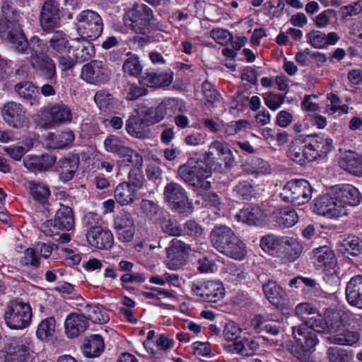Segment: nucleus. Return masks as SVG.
I'll list each match as a JSON object with an SVG mask.
<instances>
[{"instance_id": "obj_55", "label": "nucleus", "mask_w": 362, "mask_h": 362, "mask_svg": "<svg viewBox=\"0 0 362 362\" xmlns=\"http://www.w3.org/2000/svg\"><path fill=\"white\" fill-rule=\"evenodd\" d=\"M119 156L122 158V162L126 165L138 168L142 165V157L132 149L125 147Z\"/></svg>"}, {"instance_id": "obj_44", "label": "nucleus", "mask_w": 362, "mask_h": 362, "mask_svg": "<svg viewBox=\"0 0 362 362\" xmlns=\"http://www.w3.org/2000/svg\"><path fill=\"white\" fill-rule=\"evenodd\" d=\"M25 187L32 197L40 203H45L49 197V188L42 183L34 180L28 181Z\"/></svg>"}, {"instance_id": "obj_28", "label": "nucleus", "mask_w": 362, "mask_h": 362, "mask_svg": "<svg viewBox=\"0 0 362 362\" xmlns=\"http://www.w3.org/2000/svg\"><path fill=\"white\" fill-rule=\"evenodd\" d=\"M52 50L54 57L71 52V45L66 35L62 30H56L52 33L48 40V47Z\"/></svg>"}, {"instance_id": "obj_45", "label": "nucleus", "mask_w": 362, "mask_h": 362, "mask_svg": "<svg viewBox=\"0 0 362 362\" xmlns=\"http://www.w3.org/2000/svg\"><path fill=\"white\" fill-rule=\"evenodd\" d=\"M15 91L24 100L33 105L37 102V90L33 83L23 81L17 83L14 86Z\"/></svg>"}, {"instance_id": "obj_33", "label": "nucleus", "mask_w": 362, "mask_h": 362, "mask_svg": "<svg viewBox=\"0 0 362 362\" xmlns=\"http://www.w3.org/2000/svg\"><path fill=\"white\" fill-rule=\"evenodd\" d=\"M228 344H224L225 350L230 353H236L243 356H252L259 347L256 341H228Z\"/></svg>"}, {"instance_id": "obj_21", "label": "nucleus", "mask_w": 362, "mask_h": 362, "mask_svg": "<svg viewBox=\"0 0 362 362\" xmlns=\"http://www.w3.org/2000/svg\"><path fill=\"white\" fill-rule=\"evenodd\" d=\"M88 242L98 249H110L113 245V235L106 228L95 227L88 229L86 233Z\"/></svg>"}, {"instance_id": "obj_11", "label": "nucleus", "mask_w": 362, "mask_h": 362, "mask_svg": "<svg viewBox=\"0 0 362 362\" xmlns=\"http://www.w3.org/2000/svg\"><path fill=\"white\" fill-rule=\"evenodd\" d=\"M111 71L106 62L93 60L83 66L81 73V78L86 82L101 85L110 79Z\"/></svg>"}, {"instance_id": "obj_20", "label": "nucleus", "mask_w": 362, "mask_h": 362, "mask_svg": "<svg viewBox=\"0 0 362 362\" xmlns=\"http://www.w3.org/2000/svg\"><path fill=\"white\" fill-rule=\"evenodd\" d=\"M40 24L46 32H52L59 24V5L49 0L45 2L40 13Z\"/></svg>"}, {"instance_id": "obj_19", "label": "nucleus", "mask_w": 362, "mask_h": 362, "mask_svg": "<svg viewBox=\"0 0 362 362\" xmlns=\"http://www.w3.org/2000/svg\"><path fill=\"white\" fill-rule=\"evenodd\" d=\"M313 161L325 158L332 150V140L325 135H308L304 137Z\"/></svg>"}, {"instance_id": "obj_29", "label": "nucleus", "mask_w": 362, "mask_h": 362, "mask_svg": "<svg viewBox=\"0 0 362 362\" xmlns=\"http://www.w3.org/2000/svg\"><path fill=\"white\" fill-rule=\"evenodd\" d=\"M313 258L317 268H324L326 270L333 269L337 263L334 253L327 246L315 249Z\"/></svg>"}, {"instance_id": "obj_30", "label": "nucleus", "mask_w": 362, "mask_h": 362, "mask_svg": "<svg viewBox=\"0 0 362 362\" xmlns=\"http://www.w3.org/2000/svg\"><path fill=\"white\" fill-rule=\"evenodd\" d=\"M234 235L232 229L226 225L216 226L210 233L211 244L220 252Z\"/></svg>"}, {"instance_id": "obj_8", "label": "nucleus", "mask_w": 362, "mask_h": 362, "mask_svg": "<svg viewBox=\"0 0 362 362\" xmlns=\"http://www.w3.org/2000/svg\"><path fill=\"white\" fill-rule=\"evenodd\" d=\"M204 160L210 168H219L224 163L226 168H231L235 163L233 153L228 144L215 140L209 146L208 151L204 155Z\"/></svg>"}, {"instance_id": "obj_52", "label": "nucleus", "mask_w": 362, "mask_h": 362, "mask_svg": "<svg viewBox=\"0 0 362 362\" xmlns=\"http://www.w3.org/2000/svg\"><path fill=\"white\" fill-rule=\"evenodd\" d=\"M129 187L138 192L139 190L143 189L145 182V177L141 171L138 168H134L129 172L128 181L124 182Z\"/></svg>"}, {"instance_id": "obj_23", "label": "nucleus", "mask_w": 362, "mask_h": 362, "mask_svg": "<svg viewBox=\"0 0 362 362\" xmlns=\"http://www.w3.org/2000/svg\"><path fill=\"white\" fill-rule=\"evenodd\" d=\"M289 351L301 362H314L312 354L317 341H291Z\"/></svg>"}, {"instance_id": "obj_42", "label": "nucleus", "mask_w": 362, "mask_h": 362, "mask_svg": "<svg viewBox=\"0 0 362 362\" xmlns=\"http://www.w3.org/2000/svg\"><path fill=\"white\" fill-rule=\"evenodd\" d=\"M274 216L276 222L286 228L294 226L298 221V215L293 209H279L274 213Z\"/></svg>"}, {"instance_id": "obj_12", "label": "nucleus", "mask_w": 362, "mask_h": 362, "mask_svg": "<svg viewBox=\"0 0 362 362\" xmlns=\"http://www.w3.org/2000/svg\"><path fill=\"white\" fill-rule=\"evenodd\" d=\"M313 211L321 216L329 218H335L346 215V209L335 199L334 194L332 196L323 195L315 199Z\"/></svg>"}, {"instance_id": "obj_61", "label": "nucleus", "mask_w": 362, "mask_h": 362, "mask_svg": "<svg viewBox=\"0 0 362 362\" xmlns=\"http://www.w3.org/2000/svg\"><path fill=\"white\" fill-rule=\"evenodd\" d=\"M104 147L107 151L119 155L126 146L119 137L110 135L105 139Z\"/></svg>"}, {"instance_id": "obj_49", "label": "nucleus", "mask_w": 362, "mask_h": 362, "mask_svg": "<svg viewBox=\"0 0 362 362\" xmlns=\"http://www.w3.org/2000/svg\"><path fill=\"white\" fill-rule=\"evenodd\" d=\"M55 320L53 317L45 318L38 325L36 335L38 339H49L54 337Z\"/></svg>"}, {"instance_id": "obj_46", "label": "nucleus", "mask_w": 362, "mask_h": 362, "mask_svg": "<svg viewBox=\"0 0 362 362\" xmlns=\"http://www.w3.org/2000/svg\"><path fill=\"white\" fill-rule=\"evenodd\" d=\"M243 171L249 174H265L270 171L269 164L260 158H252L247 160L242 165Z\"/></svg>"}, {"instance_id": "obj_17", "label": "nucleus", "mask_w": 362, "mask_h": 362, "mask_svg": "<svg viewBox=\"0 0 362 362\" xmlns=\"http://www.w3.org/2000/svg\"><path fill=\"white\" fill-rule=\"evenodd\" d=\"M333 192L339 204H341L346 209V205L356 206L362 201V195L356 187L349 184L337 185Z\"/></svg>"}, {"instance_id": "obj_56", "label": "nucleus", "mask_w": 362, "mask_h": 362, "mask_svg": "<svg viewBox=\"0 0 362 362\" xmlns=\"http://www.w3.org/2000/svg\"><path fill=\"white\" fill-rule=\"evenodd\" d=\"M233 192L238 198L247 200L254 196L255 189L251 182L242 181L235 185Z\"/></svg>"}, {"instance_id": "obj_64", "label": "nucleus", "mask_w": 362, "mask_h": 362, "mask_svg": "<svg viewBox=\"0 0 362 362\" xmlns=\"http://www.w3.org/2000/svg\"><path fill=\"white\" fill-rule=\"evenodd\" d=\"M161 228L165 233L172 236L180 235L182 232L178 223L175 220L170 218H163L161 222Z\"/></svg>"}, {"instance_id": "obj_25", "label": "nucleus", "mask_w": 362, "mask_h": 362, "mask_svg": "<svg viewBox=\"0 0 362 362\" xmlns=\"http://www.w3.org/2000/svg\"><path fill=\"white\" fill-rule=\"evenodd\" d=\"M55 171L63 182L71 180L78 167L79 158L75 156L63 157L57 163Z\"/></svg>"}, {"instance_id": "obj_27", "label": "nucleus", "mask_w": 362, "mask_h": 362, "mask_svg": "<svg viewBox=\"0 0 362 362\" xmlns=\"http://www.w3.org/2000/svg\"><path fill=\"white\" fill-rule=\"evenodd\" d=\"M307 42L315 49L326 48L335 45L339 40L337 33L331 32L327 35L320 30H312L306 35Z\"/></svg>"}, {"instance_id": "obj_37", "label": "nucleus", "mask_w": 362, "mask_h": 362, "mask_svg": "<svg viewBox=\"0 0 362 362\" xmlns=\"http://www.w3.org/2000/svg\"><path fill=\"white\" fill-rule=\"evenodd\" d=\"M285 236L279 237L274 235H267L262 238L260 245L265 252L280 257L282 252V245L284 243Z\"/></svg>"}, {"instance_id": "obj_24", "label": "nucleus", "mask_w": 362, "mask_h": 362, "mask_svg": "<svg viewBox=\"0 0 362 362\" xmlns=\"http://www.w3.org/2000/svg\"><path fill=\"white\" fill-rule=\"evenodd\" d=\"M346 299L351 306L362 309V276L350 279L346 287Z\"/></svg>"}, {"instance_id": "obj_39", "label": "nucleus", "mask_w": 362, "mask_h": 362, "mask_svg": "<svg viewBox=\"0 0 362 362\" xmlns=\"http://www.w3.org/2000/svg\"><path fill=\"white\" fill-rule=\"evenodd\" d=\"M354 344V343H341L338 345L329 346L327 350V356L329 362H350L353 358L352 352L339 345L353 346Z\"/></svg>"}, {"instance_id": "obj_7", "label": "nucleus", "mask_w": 362, "mask_h": 362, "mask_svg": "<svg viewBox=\"0 0 362 362\" xmlns=\"http://www.w3.org/2000/svg\"><path fill=\"white\" fill-rule=\"evenodd\" d=\"M4 318L8 327L14 329H24L31 322V308L23 302L12 301L7 305Z\"/></svg>"}, {"instance_id": "obj_54", "label": "nucleus", "mask_w": 362, "mask_h": 362, "mask_svg": "<svg viewBox=\"0 0 362 362\" xmlns=\"http://www.w3.org/2000/svg\"><path fill=\"white\" fill-rule=\"evenodd\" d=\"M142 213L149 220L156 221L160 213V207L153 201L142 199L140 203Z\"/></svg>"}, {"instance_id": "obj_63", "label": "nucleus", "mask_w": 362, "mask_h": 362, "mask_svg": "<svg viewBox=\"0 0 362 362\" xmlns=\"http://www.w3.org/2000/svg\"><path fill=\"white\" fill-rule=\"evenodd\" d=\"M94 100L100 110L105 111L113 103V96L105 90L96 92Z\"/></svg>"}, {"instance_id": "obj_43", "label": "nucleus", "mask_w": 362, "mask_h": 362, "mask_svg": "<svg viewBox=\"0 0 362 362\" xmlns=\"http://www.w3.org/2000/svg\"><path fill=\"white\" fill-rule=\"evenodd\" d=\"M158 106L162 119L165 117H171L177 112H182L185 109L183 103L175 98L165 99Z\"/></svg>"}, {"instance_id": "obj_32", "label": "nucleus", "mask_w": 362, "mask_h": 362, "mask_svg": "<svg viewBox=\"0 0 362 362\" xmlns=\"http://www.w3.org/2000/svg\"><path fill=\"white\" fill-rule=\"evenodd\" d=\"M220 252L228 257L241 260L246 256L247 249L245 244L235 234Z\"/></svg>"}, {"instance_id": "obj_4", "label": "nucleus", "mask_w": 362, "mask_h": 362, "mask_svg": "<svg viewBox=\"0 0 362 362\" xmlns=\"http://www.w3.org/2000/svg\"><path fill=\"white\" fill-rule=\"evenodd\" d=\"M75 27L81 37L93 40L99 37L103 30V21L101 16L95 11H82L76 17Z\"/></svg>"}, {"instance_id": "obj_58", "label": "nucleus", "mask_w": 362, "mask_h": 362, "mask_svg": "<svg viewBox=\"0 0 362 362\" xmlns=\"http://www.w3.org/2000/svg\"><path fill=\"white\" fill-rule=\"evenodd\" d=\"M225 279L228 281H240L246 278L247 273L234 264L226 266L223 272Z\"/></svg>"}, {"instance_id": "obj_3", "label": "nucleus", "mask_w": 362, "mask_h": 362, "mask_svg": "<svg viewBox=\"0 0 362 362\" xmlns=\"http://www.w3.org/2000/svg\"><path fill=\"white\" fill-rule=\"evenodd\" d=\"M29 61L35 71L45 79H54L57 76L56 64L54 60L47 55L45 44L38 37H33L29 44Z\"/></svg>"}, {"instance_id": "obj_59", "label": "nucleus", "mask_w": 362, "mask_h": 362, "mask_svg": "<svg viewBox=\"0 0 362 362\" xmlns=\"http://www.w3.org/2000/svg\"><path fill=\"white\" fill-rule=\"evenodd\" d=\"M122 68L125 74L132 76H137L142 70L139 58L134 55L129 56L125 60Z\"/></svg>"}, {"instance_id": "obj_10", "label": "nucleus", "mask_w": 362, "mask_h": 362, "mask_svg": "<svg viewBox=\"0 0 362 362\" xmlns=\"http://www.w3.org/2000/svg\"><path fill=\"white\" fill-rule=\"evenodd\" d=\"M192 292L202 301L217 302L223 298L225 288L219 281H198L192 283Z\"/></svg>"}, {"instance_id": "obj_36", "label": "nucleus", "mask_w": 362, "mask_h": 362, "mask_svg": "<svg viewBox=\"0 0 362 362\" xmlns=\"http://www.w3.org/2000/svg\"><path fill=\"white\" fill-rule=\"evenodd\" d=\"M238 218L249 225H259L265 217V214L258 206H248L239 212Z\"/></svg>"}, {"instance_id": "obj_6", "label": "nucleus", "mask_w": 362, "mask_h": 362, "mask_svg": "<svg viewBox=\"0 0 362 362\" xmlns=\"http://www.w3.org/2000/svg\"><path fill=\"white\" fill-rule=\"evenodd\" d=\"M313 188L305 180H292L288 182L280 194L284 202L301 205L308 202L312 197Z\"/></svg>"}, {"instance_id": "obj_13", "label": "nucleus", "mask_w": 362, "mask_h": 362, "mask_svg": "<svg viewBox=\"0 0 362 362\" xmlns=\"http://www.w3.org/2000/svg\"><path fill=\"white\" fill-rule=\"evenodd\" d=\"M113 228L120 241H132L135 233V223L132 215L126 211L119 212L114 218Z\"/></svg>"}, {"instance_id": "obj_9", "label": "nucleus", "mask_w": 362, "mask_h": 362, "mask_svg": "<svg viewBox=\"0 0 362 362\" xmlns=\"http://www.w3.org/2000/svg\"><path fill=\"white\" fill-rule=\"evenodd\" d=\"M163 197L170 207L179 213H185L189 209L187 192L177 182H170L165 186Z\"/></svg>"}, {"instance_id": "obj_18", "label": "nucleus", "mask_w": 362, "mask_h": 362, "mask_svg": "<svg viewBox=\"0 0 362 362\" xmlns=\"http://www.w3.org/2000/svg\"><path fill=\"white\" fill-rule=\"evenodd\" d=\"M286 155L290 160L300 165L313 161L305 139L302 136H298L291 142Z\"/></svg>"}, {"instance_id": "obj_53", "label": "nucleus", "mask_w": 362, "mask_h": 362, "mask_svg": "<svg viewBox=\"0 0 362 362\" xmlns=\"http://www.w3.org/2000/svg\"><path fill=\"white\" fill-rule=\"evenodd\" d=\"M339 164L341 168L350 173L355 174L358 172V168L361 167V161L356 153H350L340 160Z\"/></svg>"}, {"instance_id": "obj_31", "label": "nucleus", "mask_w": 362, "mask_h": 362, "mask_svg": "<svg viewBox=\"0 0 362 362\" xmlns=\"http://www.w3.org/2000/svg\"><path fill=\"white\" fill-rule=\"evenodd\" d=\"M266 298L276 307L281 306L286 299V292L274 281H269L262 286Z\"/></svg>"}, {"instance_id": "obj_48", "label": "nucleus", "mask_w": 362, "mask_h": 362, "mask_svg": "<svg viewBox=\"0 0 362 362\" xmlns=\"http://www.w3.org/2000/svg\"><path fill=\"white\" fill-rule=\"evenodd\" d=\"M146 351L158 358L162 354L173 346V341H142Z\"/></svg>"}, {"instance_id": "obj_22", "label": "nucleus", "mask_w": 362, "mask_h": 362, "mask_svg": "<svg viewBox=\"0 0 362 362\" xmlns=\"http://www.w3.org/2000/svg\"><path fill=\"white\" fill-rule=\"evenodd\" d=\"M89 38L77 37L72 40L71 51L77 62H85L95 55L93 45L88 41Z\"/></svg>"}, {"instance_id": "obj_16", "label": "nucleus", "mask_w": 362, "mask_h": 362, "mask_svg": "<svg viewBox=\"0 0 362 362\" xmlns=\"http://www.w3.org/2000/svg\"><path fill=\"white\" fill-rule=\"evenodd\" d=\"M57 156L47 152L38 156H28L23 159L25 167L30 172L37 173L49 170L57 162Z\"/></svg>"}, {"instance_id": "obj_15", "label": "nucleus", "mask_w": 362, "mask_h": 362, "mask_svg": "<svg viewBox=\"0 0 362 362\" xmlns=\"http://www.w3.org/2000/svg\"><path fill=\"white\" fill-rule=\"evenodd\" d=\"M1 115L9 126L16 129L22 128L28 120L24 107L13 101L8 102L4 105Z\"/></svg>"}, {"instance_id": "obj_62", "label": "nucleus", "mask_w": 362, "mask_h": 362, "mask_svg": "<svg viewBox=\"0 0 362 362\" xmlns=\"http://www.w3.org/2000/svg\"><path fill=\"white\" fill-rule=\"evenodd\" d=\"M159 112L158 106L156 107H148L138 112L139 115L148 125L158 123L162 120Z\"/></svg>"}, {"instance_id": "obj_57", "label": "nucleus", "mask_w": 362, "mask_h": 362, "mask_svg": "<svg viewBox=\"0 0 362 362\" xmlns=\"http://www.w3.org/2000/svg\"><path fill=\"white\" fill-rule=\"evenodd\" d=\"M255 326L258 332H264L272 335H276L279 329L273 322H267L265 317L262 315H257L255 318Z\"/></svg>"}, {"instance_id": "obj_41", "label": "nucleus", "mask_w": 362, "mask_h": 362, "mask_svg": "<svg viewBox=\"0 0 362 362\" xmlns=\"http://www.w3.org/2000/svg\"><path fill=\"white\" fill-rule=\"evenodd\" d=\"M148 125L137 112L136 115L129 118L126 124L127 132L136 138H144L146 135V128Z\"/></svg>"}, {"instance_id": "obj_26", "label": "nucleus", "mask_w": 362, "mask_h": 362, "mask_svg": "<svg viewBox=\"0 0 362 362\" xmlns=\"http://www.w3.org/2000/svg\"><path fill=\"white\" fill-rule=\"evenodd\" d=\"M88 325L86 317L84 315L71 313L64 322L66 334L69 338L78 337L81 333L85 332Z\"/></svg>"}, {"instance_id": "obj_60", "label": "nucleus", "mask_w": 362, "mask_h": 362, "mask_svg": "<svg viewBox=\"0 0 362 362\" xmlns=\"http://www.w3.org/2000/svg\"><path fill=\"white\" fill-rule=\"evenodd\" d=\"M307 322L311 332L313 331L320 334H326L330 332L329 327L320 315L310 317Z\"/></svg>"}, {"instance_id": "obj_35", "label": "nucleus", "mask_w": 362, "mask_h": 362, "mask_svg": "<svg viewBox=\"0 0 362 362\" xmlns=\"http://www.w3.org/2000/svg\"><path fill=\"white\" fill-rule=\"evenodd\" d=\"M114 197L117 202L122 206L130 205L139 199L138 192L124 182L117 185L115 189Z\"/></svg>"}, {"instance_id": "obj_47", "label": "nucleus", "mask_w": 362, "mask_h": 362, "mask_svg": "<svg viewBox=\"0 0 362 362\" xmlns=\"http://www.w3.org/2000/svg\"><path fill=\"white\" fill-rule=\"evenodd\" d=\"M84 315L87 320H90L94 323L104 324L109 321L107 313L98 305L86 304L84 308Z\"/></svg>"}, {"instance_id": "obj_2", "label": "nucleus", "mask_w": 362, "mask_h": 362, "mask_svg": "<svg viewBox=\"0 0 362 362\" xmlns=\"http://www.w3.org/2000/svg\"><path fill=\"white\" fill-rule=\"evenodd\" d=\"M2 12L4 19L0 23L1 37L5 38L15 50L24 52L28 47V43L18 24V13L11 11L8 6H3Z\"/></svg>"}, {"instance_id": "obj_5", "label": "nucleus", "mask_w": 362, "mask_h": 362, "mask_svg": "<svg viewBox=\"0 0 362 362\" xmlns=\"http://www.w3.org/2000/svg\"><path fill=\"white\" fill-rule=\"evenodd\" d=\"M153 17V11L148 6L136 4L124 13V25L136 33L145 34L149 30Z\"/></svg>"}, {"instance_id": "obj_1", "label": "nucleus", "mask_w": 362, "mask_h": 362, "mask_svg": "<svg viewBox=\"0 0 362 362\" xmlns=\"http://www.w3.org/2000/svg\"><path fill=\"white\" fill-rule=\"evenodd\" d=\"M207 165L205 160L191 158L178 168L177 174L195 190H208L211 188V182L208 179L211 172Z\"/></svg>"}, {"instance_id": "obj_40", "label": "nucleus", "mask_w": 362, "mask_h": 362, "mask_svg": "<svg viewBox=\"0 0 362 362\" xmlns=\"http://www.w3.org/2000/svg\"><path fill=\"white\" fill-rule=\"evenodd\" d=\"M54 218L58 223V226H61L62 230L69 231L74 227V213L71 208L68 206L60 204Z\"/></svg>"}, {"instance_id": "obj_38", "label": "nucleus", "mask_w": 362, "mask_h": 362, "mask_svg": "<svg viewBox=\"0 0 362 362\" xmlns=\"http://www.w3.org/2000/svg\"><path fill=\"white\" fill-rule=\"evenodd\" d=\"M282 250L280 257L289 262H293L300 256L303 247L296 239L285 236Z\"/></svg>"}, {"instance_id": "obj_14", "label": "nucleus", "mask_w": 362, "mask_h": 362, "mask_svg": "<svg viewBox=\"0 0 362 362\" xmlns=\"http://www.w3.org/2000/svg\"><path fill=\"white\" fill-rule=\"evenodd\" d=\"M32 354L29 346L16 341L0 351V362H30Z\"/></svg>"}, {"instance_id": "obj_50", "label": "nucleus", "mask_w": 362, "mask_h": 362, "mask_svg": "<svg viewBox=\"0 0 362 362\" xmlns=\"http://www.w3.org/2000/svg\"><path fill=\"white\" fill-rule=\"evenodd\" d=\"M49 115L56 123H66L71 120V110L63 104L53 105L50 108Z\"/></svg>"}, {"instance_id": "obj_34", "label": "nucleus", "mask_w": 362, "mask_h": 362, "mask_svg": "<svg viewBox=\"0 0 362 362\" xmlns=\"http://www.w3.org/2000/svg\"><path fill=\"white\" fill-rule=\"evenodd\" d=\"M173 81L171 73L146 72L141 78V84L148 87L169 86Z\"/></svg>"}, {"instance_id": "obj_51", "label": "nucleus", "mask_w": 362, "mask_h": 362, "mask_svg": "<svg viewBox=\"0 0 362 362\" xmlns=\"http://www.w3.org/2000/svg\"><path fill=\"white\" fill-rule=\"evenodd\" d=\"M104 341H86L82 346V352L88 358H94L100 356L103 351Z\"/></svg>"}]
</instances>
